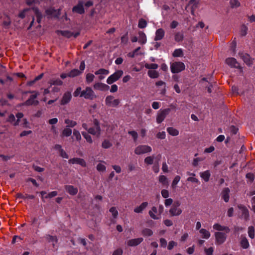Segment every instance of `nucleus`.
I'll use <instances>...</instances> for the list:
<instances>
[{"instance_id": "7", "label": "nucleus", "mask_w": 255, "mask_h": 255, "mask_svg": "<svg viewBox=\"0 0 255 255\" xmlns=\"http://www.w3.org/2000/svg\"><path fill=\"white\" fill-rule=\"evenodd\" d=\"M120 103L119 99H115L114 96H108L105 99V104L108 107H117Z\"/></svg>"}, {"instance_id": "22", "label": "nucleus", "mask_w": 255, "mask_h": 255, "mask_svg": "<svg viewBox=\"0 0 255 255\" xmlns=\"http://www.w3.org/2000/svg\"><path fill=\"white\" fill-rule=\"evenodd\" d=\"M230 190L229 188H225L222 191V198L225 202H228L230 199Z\"/></svg>"}, {"instance_id": "55", "label": "nucleus", "mask_w": 255, "mask_h": 255, "mask_svg": "<svg viewBox=\"0 0 255 255\" xmlns=\"http://www.w3.org/2000/svg\"><path fill=\"white\" fill-rule=\"evenodd\" d=\"M15 116L17 118V120L15 121V122L13 123V126H17L19 125L20 119L23 117V114L22 113H18L16 114Z\"/></svg>"}, {"instance_id": "58", "label": "nucleus", "mask_w": 255, "mask_h": 255, "mask_svg": "<svg viewBox=\"0 0 255 255\" xmlns=\"http://www.w3.org/2000/svg\"><path fill=\"white\" fill-rule=\"evenodd\" d=\"M97 170L99 172H105L106 170V167L101 163H99L97 165Z\"/></svg>"}, {"instance_id": "51", "label": "nucleus", "mask_w": 255, "mask_h": 255, "mask_svg": "<svg viewBox=\"0 0 255 255\" xmlns=\"http://www.w3.org/2000/svg\"><path fill=\"white\" fill-rule=\"evenodd\" d=\"M110 212L112 213L114 219H116L118 216V211L115 207H112L110 209Z\"/></svg>"}, {"instance_id": "28", "label": "nucleus", "mask_w": 255, "mask_h": 255, "mask_svg": "<svg viewBox=\"0 0 255 255\" xmlns=\"http://www.w3.org/2000/svg\"><path fill=\"white\" fill-rule=\"evenodd\" d=\"M158 180L163 187H168L169 185V181L167 178L163 175H160L158 177Z\"/></svg>"}, {"instance_id": "3", "label": "nucleus", "mask_w": 255, "mask_h": 255, "mask_svg": "<svg viewBox=\"0 0 255 255\" xmlns=\"http://www.w3.org/2000/svg\"><path fill=\"white\" fill-rule=\"evenodd\" d=\"M171 109L169 108L164 109L163 110H160L157 113L156 116V122L158 124L162 123L166 118V117L169 114Z\"/></svg>"}, {"instance_id": "54", "label": "nucleus", "mask_w": 255, "mask_h": 255, "mask_svg": "<svg viewBox=\"0 0 255 255\" xmlns=\"http://www.w3.org/2000/svg\"><path fill=\"white\" fill-rule=\"evenodd\" d=\"M180 179H181L180 176L179 175H177L175 177V178H174V179L172 182V184H171V187L173 188H176V185L178 184V183L179 182Z\"/></svg>"}, {"instance_id": "42", "label": "nucleus", "mask_w": 255, "mask_h": 255, "mask_svg": "<svg viewBox=\"0 0 255 255\" xmlns=\"http://www.w3.org/2000/svg\"><path fill=\"white\" fill-rule=\"evenodd\" d=\"M172 55L174 57H182L183 56V52L181 48L176 49L174 51Z\"/></svg>"}, {"instance_id": "36", "label": "nucleus", "mask_w": 255, "mask_h": 255, "mask_svg": "<svg viewBox=\"0 0 255 255\" xmlns=\"http://www.w3.org/2000/svg\"><path fill=\"white\" fill-rule=\"evenodd\" d=\"M32 10L34 11V12L36 16L37 22L38 23H39L41 21V19L42 17V14L39 11V9L36 7L33 8Z\"/></svg>"}, {"instance_id": "46", "label": "nucleus", "mask_w": 255, "mask_h": 255, "mask_svg": "<svg viewBox=\"0 0 255 255\" xmlns=\"http://www.w3.org/2000/svg\"><path fill=\"white\" fill-rule=\"evenodd\" d=\"M112 146V143L109 140L105 139L102 143V147L105 149L110 148Z\"/></svg>"}, {"instance_id": "64", "label": "nucleus", "mask_w": 255, "mask_h": 255, "mask_svg": "<svg viewBox=\"0 0 255 255\" xmlns=\"http://www.w3.org/2000/svg\"><path fill=\"white\" fill-rule=\"evenodd\" d=\"M123 253V251L122 249L119 248L115 251L113 253L112 255H122Z\"/></svg>"}, {"instance_id": "33", "label": "nucleus", "mask_w": 255, "mask_h": 255, "mask_svg": "<svg viewBox=\"0 0 255 255\" xmlns=\"http://www.w3.org/2000/svg\"><path fill=\"white\" fill-rule=\"evenodd\" d=\"M184 39V34L182 31H178L174 34V40L176 42H179Z\"/></svg>"}, {"instance_id": "61", "label": "nucleus", "mask_w": 255, "mask_h": 255, "mask_svg": "<svg viewBox=\"0 0 255 255\" xmlns=\"http://www.w3.org/2000/svg\"><path fill=\"white\" fill-rule=\"evenodd\" d=\"M166 137V133L165 131L158 132L156 134V137L158 139H164Z\"/></svg>"}, {"instance_id": "8", "label": "nucleus", "mask_w": 255, "mask_h": 255, "mask_svg": "<svg viewBox=\"0 0 255 255\" xmlns=\"http://www.w3.org/2000/svg\"><path fill=\"white\" fill-rule=\"evenodd\" d=\"M94 123L95 127L89 128L88 129V132L89 133L96 135L97 137H99L101 134V128L99 125V123L98 120H95Z\"/></svg>"}, {"instance_id": "29", "label": "nucleus", "mask_w": 255, "mask_h": 255, "mask_svg": "<svg viewBox=\"0 0 255 255\" xmlns=\"http://www.w3.org/2000/svg\"><path fill=\"white\" fill-rule=\"evenodd\" d=\"M200 177L204 180L205 182H208L211 176V173L209 170H207L204 172L200 173Z\"/></svg>"}, {"instance_id": "38", "label": "nucleus", "mask_w": 255, "mask_h": 255, "mask_svg": "<svg viewBox=\"0 0 255 255\" xmlns=\"http://www.w3.org/2000/svg\"><path fill=\"white\" fill-rule=\"evenodd\" d=\"M71 133L72 129L70 128L66 127L62 131V136L68 137L71 135Z\"/></svg>"}, {"instance_id": "16", "label": "nucleus", "mask_w": 255, "mask_h": 255, "mask_svg": "<svg viewBox=\"0 0 255 255\" xmlns=\"http://www.w3.org/2000/svg\"><path fill=\"white\" fill-rule=\"evenodd\" d=\"M57 33L58 34H61L67 38H70L72 36H73L75 38L77 36H78L80 34L79 32H78L74 34L73 32L67 30H58L57 31Z\"/></svg>"}, {"instance_id": "52", "label": "nucleus", "mask_w": 255, "mask_h": 255, "mask_svg": "<svg viewBox=\"0 0 255 255\" xmlns=\"http://www.w3.org/2000/svg\"><path fill=\"white\" fill-rule=\"evenodd\" d=\"M147 25V22L145 20H144L143 18H140L139 20L138 23V27L140 28H145Z\"/></svg>"}, {"instance_id": "20", "label": "nucleus", "mask_w": 255, "mask_h": 255, "mask_svg": "<svg viewBox=\"0 0 255 255\" xmlns=\"http://www.w3.org/2000/svg\"><path fill=\"white\" fill-rule=\"evenodd\" d=\"M143 240L142 238L131 239L128 241L127 245L130 247L136 246L140 244Z\"/></svg>"}, {"instance_id": "59", "label": "nucleus", "mask_w": 255, "mask_h": 255, "mask_svg": "<svg viewBox=\"0 0 255 255\" xmlns=\"http://www.w3.org/2000/svg\"><path fill=\"white\" fill-rule=\"evenodd\" d=\"M248 28L245 25H243L241 28V34L242 36H245L247 34Z\"/></svg>"}, {"instance_id": "21", "label": "nucleus", "mask_w": 255, "mask_h": 255, "mask_svg": "<svg viewBox=\"0 0 255 255\" xmlns=\"http://www.w3.org/2000/svg\"><path fill=\"white\" fill-rule=\"evenodd\" d=\"M213 228L214 230L218 231H225L226 233L228 234L230 232V229L227 226H222L219 224H215Z\"/></svg>"}, {"instance_id": "50", "label": "nucleus", "mask_w": 255, "mask_h": 255, "mask_svg": "<svg viewBox=\"0 0 255 255\" xmlns=\"http://www.w3.org/2000/svg\"><path fill=\"white\" fill-rule=\"evenodd\" d=\"M153 232L149 229L145 228L142 231V235L144 236H151Z\"/></svg>"}, {"instance_id": "15", "label": "nucleus", "mask_w": 255, "mask_h": 255, "mask_svg": "<svg viewBox=\"0 0 255 255\" xmlns=\"http://www.w3.org/2000/svg\"><path fill=\"white\" fill-rule=\"evenodd\" d=\"M109 74V71L104 68L99 69L95 72L96 75H99L98 79L100 81L104 79L105 78V76Z\"/></svg>"}, {"instance_id": "11", "label": "nucleus", "mask_w": 255, "mask_h": 255, "mask_svg": "<svg viewBox=\"0 0 255 255\" xmlns=\"http://www.w3.org/2000/svg\"><path fill=\"white\" fill-rule=\"evenodd\" d=\"M238 208L241 212V218H243L246 221L249 220V211L248 209L244 205L240 204L238 206Z\"/></svg>"}, {"instance_id": "60", "label": "nucleus", "mask_w": 255, "mask_h": 255, "mask_svg": "<svg viewBox=\"0 0 255 255\" xmlns=\"http://www.w3.org/2000/svg\"><path fill=\"white\" fill-rule=\"evenodd\" d=\"M230 4L232 7H237L240 5V3L238 0H231Z\"/></svg>"}, {"instance_id": "63", "label": "nucleus", "mask_w": 255, "mask_h": 255, "mask_svg": "<svg viewBox=\"0 0 255 255\" xmlns=\"http://www.w3.org/2000/svg\"><path fill=\"white\" fill-rule=\"evenodd\" d=\"M204 251L206 255H213L214 248L213 247H210L208 249L205 248Z\"/></svg>"}, {"instance_id": "14", "label": "nucleus", "mask_w": 255, "mask_h": 255, "mask_svg": "<svg viewBox=\"0 0 255 255\" xmlns=\"http://www.w3.org/2000/svg\"><path fill=\"white\" fill-rule=\"evenodd\" d=\"M68 162L71 164H77L83 167H85L87 165L86 161L83 158L78 157L71 158L68 160Z\"/></svg>"}, {"instance_id": "56", "label": "nucleus", "mask_w": 255, "mask_h": 255, "mask_svg": "<svg viewBox=\"0 0 255 255\" xmlns=\"http://www.w3.org/2000/svg\"><path fill=\"white\" fill-rule=\"evenodd\" d=\"M128 41V32L121 37V43L123 45H126Z\"/></svg>"}, {"instance_id": "2", "label": "nucleus", "mask_w": 255, "mask_h": 255, "mask_svg": "<svg viewBox=\"0 0 255 255\" xmlns=\"http://www.w3.org/2000/svg\"><path fill=\"white\" fill-rule=\"evenodd\" d=\"M152 148L148 145H139L135 147L134 153L136 155H141L143 154L151 152Z\"/></svg>"}, {"instance_id": "12", "label": "nucleus", "mask_w": 255, "mask_h": 255, "mask_svg": "<svg viewBox=\"0 0 255 255\" xmlns=\"http://www.w3.org/2000/svg\"><path fill=\"white\" fill-rule=\"evenodd\" d=\"M226 63L232 68L241 69L242 67L237 60L233 57L228 58L226 59Z\"/></svg>"}, {"instance_id": "30", "label": "nucleus", "mask_w": 255, "mask_h": 255, "mask_svg": "<svg viewBox=\"0 0 255 255\" xmlns=\"http://www.w3.org/2000/svg\"><path fill=\"white\" fill-rule=\"evenodd\" d=\"M45 238L48 242L52 243L53 247L54 248L55 246L57 243V238L56 236H52L49 235H46Z\"/></svg>"}, {"instance_id": "18", "label": "nucleus", "mask_w": 255, "mask_h": 255, "mask_svg": "<svg viewBox=\"0 0 255 255\" xmlns=\"http://www.w3.org/2000/svg\"><path fill=\"white\" fill-rule=\"evenodd\" d=\"M72 10L73 12L78 13L79 14H83L84 13L85 10L83 7V3L82 1H79L78 4L73 7Z\"/></svg>"}, {"instance_id": "17", "label": "nucleus", "mask_w": 255, "mask_h": 255, "mask_svg": "<svg viewBox=\"0 0 255 255\" xmlns=\"http://www.w3.org/2000/svg\"><path fill=\"white\" fill-rule=\"evenodd\" d=\"M93 87L95 90H98L102 91H107L110 88V87L108 85L101 82L95 83Z\"/></svg>"}, {"instance_id": "13", "label": "nucleus", "mask_w": 255, "mask_h": 255, "mask_svg": "<svg viewBox=\"0 0 255 255\" xmlns=\"http://www.w3.org/2000/svg\"><path fill=\"white\" fill-rule=\"evenodd\" d=\"M239 55L247 65L250 66L252 65L253 59L251 58L250 56L248 54L243 52H239Z\"/></svg>"}, {"instance_id": "45", "label": "nucleus", "mask_w": 255, "mask_h": 255, "mask_svg": "<svg viewBox=\"0 0 255 255\" xmlns=\"http://www.w3.org/2000/svg\"><path fill=\"white\" fill-rule=\"evenodd\" d=\"M82 134L83 137L86 139L87 141L90 143H92L93 142L92 138L91 135H89V133L86 132L85 131H82Z\"/></svg>"}, {"instance_id": "53", "label": "nucleus", "mask_w": 255, "mask_h": 255, "mask_svg": "<svg viewBox=\"0 0 255 255\" xmlns=\"http://www.w3.org/2000/svg\"><path fill=\"white\" fill-rule=\"evenodd\" d=\"M73 136H74L75 137L76 140H77V141L81 140V139L82 138L80 132L78 130L74 129L73 130Z\"/></svg>"}, {"instance_id": "10", "label": "nucleus", "mask_w": 255, "mask_h": 255, "mask_svg": "<svg viewBox=\"0 0 255 255\" xmlns=\"http://www.w3.org/2000/svg\"><path fill=\"white\" fill-rule=\"evenodd\" d=\"M180 205V203H179V202H177L172 206V207L170 209L169 211L171 216H177L180 215L182 213V210L179 208Z\"/></svg>"}, {"instance_id": "4", "label": "nucleus", "mask_w": 255, "mask_h": 255, "mask_svg": "<svg viewBox=\"0 0 255 255\" xmlns=\"http://www.w3.org/2000/svg\"><path fill=\"white\" fill-rule=\"evenodd\" d=\"M123 71L121 70L116 71L114 73L110 76L107 79V83L108 84H112L118 81L123 75Z\"/></svg>"}, {"instance_id": "48", "label": "nucleus", "mask_w": 255, "mask_h": 255, "mask_svg": "<svg viewBox=\"0 0 255 255\" xmlns=\"http://www.w3.org/2000/svg\"><path fill=\"white\" fill-rule=\"evenodd\" d=\"M11 21L9 17L6 16L3 21L2 24L3 26L5 28H8L9 26L10 25Z\"/></svg>"}, {"instance_id": "62", "label": "nucleus", "mask_w": 255, "mask_h": 255, "mask_svg": "<svg viewBox=\"0 0 255 255\" xmlns=\"http://www.w3.org/2000/svg\"><path fill=\"white\" fill-rule=\"evenodd\" d=\"M246 177L251 182H252L255 178V175L252 173H248L246 174Z\"/></svg>"}, {"instance_id": "47", "label": "nucleus", "mask_w": 255, "mask_h": 255, "mask_svg": "<svg viewBox=\"0 0 255 255\" xmlns=\"http://www.w3.org/2000/svg\"><path fill=\"white\" fill-rule=\"evenodd\" d=\"M94 75L91 73H88L86 76V82L87 83L90 84L94 81Z\"/></svg>"}, {"instance_id": "1", "label": "nucleus", "mask_w": 255, "mask_h": 255, "mask_svg": "<svg viewBox=\"0 0 255 255\" xmlns=\"http://www.w3.org/2000/svg\"><path fill=\"white\" fill-rule=\"evenodd\" d=\"M80 97H83L86 99L90 100H93L96 98V96L94 92L91 89V88L89 87H87L85 90L81 92V93L80 95Z\"/></svg>"}, {"instance_id": "49", "label": "nucleus", "mask_w": 255, "mask_h": 255, "mask_svg": "<svg viewBox=\"0 0 255 255\" xmlns=\"http://www.w3.org/2000/svg\"><path fill=\"white\" fill-rule=\"evenodd\" d=\"M145 67L146 69H150V70H155L158 68V65L157 64L155 63H152V64H148L146 63L145 64Z\"/></svg>"}, {"instance_id": "34", "label": "nucleus", "mask_w": 255, "mask_h": 255, "mask_svg": "<svg viewBox=\"0 0 255 255\" xmlns=\"http://www.w3.org/2000/svg\"><path fill=\"white\" fill-rule=\"evenodd\" d=\"M199 233L201 235L202 238L205 239H208L211 236L210 233L205 229H201L199 230Z\"/></svg>"}, {"instance_id": "26", "label": "nucleus", "mask_w": 255, "mask_h": 255, "mask_svg": "<svg viewBox=\"0 0 255 255\" xmlns=\"http://www.w3.org/2000/svg\"><path fill=\"white\" fill-rule=\"evenodd\" d=\"M158 212L157 209L156 207L153 206L152 207L151 210L148 212L149 215L151 218L154 220H158L160 218V216H157L155 215Z\"/></svg>"}, {"instance_id": "23", "label": "nucleus", "mask_w": 255, "mask_h": 255, "mask_svg": "<svg viewBox=\"0 0 255 255\" xmlns=\"http://www.w3.org/2000/svg\"><path fill=\"white\" fill-rule=\"evenodd\" d=\"M66 191L71 195H75L78 193V189L72 185H66L65 186Z\"/></svg>"}, {"instance_id": "9", "label": "nucleus", "mask_w": 255, "mask_h": 255, "mask_svg": "<svg viewBox=\"0 0 255 255\" xmlns=\"http://www.w3.org/2000/svg\"><path fill=\"white\" fill-rule=\"evenodd\" d=\"M216 244L217 245H222L226 240L227 235L226 233L221 232H216L214 234Z\"/></svg>"}, {"instance_id": "39", "label": "nucleus", "mask_w": 255, "mask_h": 255, "mask_svg": "<svg viewBox=\"0 0 255 255\" xmlns=\"http://www.w3.org/2000/svg\"><path fill=\"white\" fill-rule=\"evenodd\" d=\"M148 76L152 79L157 78L159 77V73L155 70H149L147 72Z\"/></svg>"}, {"instance_id": "19", "label": "nucleus", "mask_w": 255, "mask_h": 255, "mask_svg": "<svg viewBox=\"0 0 255 255\" xmlns=\"http://www.w3.org/2000/svg\"><path fill=\"white\" fill-rule=\"evenodd\" d=\"M72 98V95L70 92H66L65 93L63 96V97L61 101V105H65L68 103Z\"/></svg>"}, {"instance_id": "31", "label": "nucleus", "mask_w": 255, "mask_h": 255, "mask_svg": "<svg viewBox=\"0 0 255 255\" xmlns=\"http://www.w3.org/2000/svg\"><path fill=\"white\" fill-rule=\"evenodd\" d=\"M138 34V42L141 44H144L146 42V36L145 34L142 31H139Z\"/></svg>"}, {"instance_id": "27", "label": "nucleus", "mask_w": 255, "mask_h": 255, "mask_svg": "<svg viewBox=\"0 0 255 255\" xmlns=\"http://www.w3.org/2000/svg\"><path fill=\"white\" fill-rule=\"evenodd\" d=\"M165 32L162 28L158 29L155 32L154 40L158 41L162 39L164 36Z\"/></svg>"}, {"instance_id": "35", "label": "nucleus", "mask_w": 255, "mask_h": 255, "mask_svg": "<svg viewBox=\"0 0 255 255\" xmlns=\"http://www.w3.org/2000/svg\"><path fill=\"white\" fill-rule=\"evenodd\" d=\"M166 130L170 135L174 136L178 135L179 133V130L173 127L167 128Z\"/></svg>"}, {"instance_id": "44", "label": "nucleus", "mask_w": 255, "mask_h": 255, "mask_svg": "<svg viewBox=\"0 0 255 255\" xmlns=\"http://www.w3.org/2000/svg\"><path fill=\"white\" fill-rule=\"evenodd\" d=\"M154 156H148L145 158L144 161L147 165H151L153 163Z\"/></svg>"}, {"instance_id": "24", "label": "nucleus", "mask_w": 255, "mask_h": 255, "mask_svg": "<svg viewBox=\"0 0 255 255\" xmlns=\"http://www.w3.org/2000/svg\"><path fill=\"white\" fill-rule=\"evenodd\" d=\"M240 245L244 249H247L250 247V244L247 238L243 235L241 237Z\"/></svg>"}, {"instance_id": "5", "label": "nucleus", "mask_w": 255, "mask_h": 255, "mask_svg": "<svg viewBox=\"0 0 255 255\" xmlns=\"http://www.w3.org/2000/svg\"><path fill=\"white\" fill-rule=\"evenodd\" d=\"M170 69L172 73H178L185 69V65L181 62H175L171 64Z\"/></svg>"}, {"instance_id": "25", "label": "nucleus", "mask_w": 255, "mask_h": 255, "mask_svg": "<svg viewBox=\"0 0 255 255\" xmlns=\"http://www.w3.org/2000/svg\"><path fill=\"white\" fill-rule=\"evenodd\" d=\"M148 205V203L147 202H142L139 206H137L134 209V212L136 213H141L147 207Z\"/></svg>"}, {"instance_id": "57", "label": "nucleus", "mask_w": 255, "mask_h": 255, "mask_svg": "<svg viewBox=\"0 0 255 255\" xmlns=\"http://www.w3.org/2000/svg\"><path fill=\"white\" fill-rule=\"evenodd\" d=\"M128 133L131 135L134 141H136L137 140L138 134L136 131L134 130L129 131L128 132Z\"/></svg>"}, {"instance_id": "43", "label": "nucleus", "mask_w": 255, "mask_h": 255, "mask_svg": "<svg viewBox=\"0 0 255 255\" xmlns=\"http://www.w3.org/2000/svg\"><path fill=\"white\" fill-rule=\"evenodd\" d=\"M81 73V72H80L78 69H74L68 73V77H74L75 76H78Z\"/></svg>"}, {"instance_id": "32", "label": "nucleus", "mask_w": 255, "mask_h": 255, "mask_svg": "<svg viewBox=\"0 0 255 255\" xmlns=\"http://www.w3.org/2000/svg\"><path fill=\"white\" fill-rule=\"evenodd\" d=\"M45 12L46 14L49 16H57V14H59V9H58V11H57L56 10L50 8L46 9Z\"/></svg>"}, {"instance_id": "37", "label": "nucleus", "mask_w": 255, "mask_h": 255, "mask_svg": "<svg viewBox=\"0 0 255 255\" xmlns=\"http://www.w3.org/2000/svg\"><path fill=\"white\" fill-rule=\"evenodd\" d=\"M64 123L67 125L66 127L70 128H73L77 125V122L76 121L71 120L69 119H66L64 120Z\"/></svg>"}, {"instance_id": "6", "label": "nucleus", "mask_w": 255, "mask_h": 255, "mask_svg": "<svg viewBox=\"0 0 255 255\" xmlns=\"http://www.w3.org/2000/svg\"><path fill=\"white\" fill-rule=\"evenodd\" d=\"M30 93H35L34 91L30 92ZM38 95V93L37 92H35L34 95H32L30 96L29 98L25 102L22 103L21 105L22 106H31L35 105L36 106L39 104L38 101L35 100V99L37 97Z\"/></svg>"}, {"instance_id": "41", "label": "nucleus", "mask_w": 255, "mask_h": 255, "mask_svg": "<svg viewBox=\"0 0 255 255\" xmlns=\"http://www.w3.org/2000/svg\"><path fill=\"white\" fill-rule=\"evenodd\" d=\"M248 233L249 237L251 239H253L255 238V229L253 226H250L248 227Z\"/></svg>"}, {"instance_id": "40", "label": "nucleus", "mask_w": 255, "mask_h": 255, "mask_svg": "<svg viewBox=\"0 0 255 255\" xmlns=\"http://www.w3.org/2000/svg\"><path fill=\"white\" fill-rule=\"evenodd\" d=\"M49 83L50 84L51 86H52V85L60 86L63 84V82L59 79H52L49 81Z\"/></svg>"}]
</instances>
